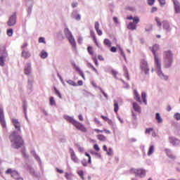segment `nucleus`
<instances>
[{
	"label": "nucleus",
	"instance_id": "obj_1",
	"mask_svg": "<svg viewBox=\"0 0 180 180\" xmlns=\"http://www.w3.org/2000/svg\"><path fill=\"white\" fill-rule=\"evenodd\" d=\"M12 123L16 131H13L10 136L11 147L13 148H20L23 146V139L20 136L22 134V129H20V122L16 118L12 119Z\"/></svg>",
	"mask_w": 180,
	"mask_h": 180
},
{
	"label": "nucleus",
	"instance_id": "obj_2",
	"mask_svg": "<svg viewBox=\"0 0 180 180\" xmlns=\"http://www.w3.org/2000/svg\"><path fill=\"white\" fill-rule=\"evenodd\" d=\"M160 50V45L155 44L152 47H150V51H152L154 57L155 67L157 75L162 79L163 81H168V75L164 74L162 72L161 66V58L158 56L157 52Z\"/></svg>",
	"mask_w": 180,
	"mask_h": 180
},
{
	"label": "nucleus",
	"instance_id": "obj_3",
	"mask_svg": "<svg viewBox=\"0 0 180 180\" xmlns=\"http://www.w3.org/2000/svg\"><path fill=\"white\" fill-rule=\"evenodd\" d=\"M32 63H27L25 64L24 68V73L25 75L28 77V88L31 89L33 85V76L31 75L32 74Z\"/></svg>",
	"mask_w": 180,
	"mask_h": 180
},
{
	"label": "nucleus",
	"instance_id": "obj_4",
	"mask_svg": "<svg viewBox=\"0 0 180 180\" xmlns=\"http://www.w3.org/2000/svg\"><path fill=\"white\" fill-rule=\"evenodd\" d=\"M64 34H65V37L68 38V40L69 41L73 49H75V47H77V42H75V39L74 38V36L72 35V33L71 32V31H70V29H68L67 27L65 28Z\"/></svg>",
	"mask_w": 180,
	"mask_h": 180
},
{
	"label": "nucleus",
	"instance_id": "obj_5",
	"mask_svg": "<svg viewBox=\"0 0 180 180\" xmlns=\"http://www.w3.org/2000/svg\"><path fill=\"white\" fill-rule=\"evenodd\" d=\"M6 57H8V52H6V48L5 46H0V65L1 67H4L5 65V60H6Z\"/></svg>",
	"mask_w": 180,
	"mask_h": 180
},
{
	"label": "nucleus",
	"instance_id": "obj_6",
	"mask_svg": "<svg viewBox=\"0 0 180 180\" xmlns=\"http://www.w3.org/2000/svg\"><path fill=\"white\" fill-rule=\"evenodd\" d=\"M131 172L135 174V176H139V178H144L146 174L144 169H132Z\"/></svg>",
	"mask_w": 180,
	"mask_h": 180
},
{
	"label": "nucleus",
	"instance_id": "obj_7",
	"mask_svg": "<svg viewBox=\"0 0 180 180\" xmlns=\"http://www.w3.org/2000/svg\"><path fill=\"white\" fill-rule=\"evenodd\" d=\"M141 70L146 75L150 72V68H148V63H147V60L143 59L141 61Z\"/></svg>",
	"mask_w": 180,
	"mask_h": 180
},
{
	"label": "nucleus",
	"instance_id": "obj_8",
	"mask_svg": "<svg viewBox=\"0 0 180 180\" xmlns=\"http://www.w3.org/2000/svg\"><path fill=\"white\" fill-rule=\"evenodd\" d=\"M70 154V158L73 162H75V164H79V159L78 157H77V155L75 154V152L74 151V149L70 148L69 149Z\"/></svg>",
	"mask_w": 180,
	"mask_h": 180
},
{
	"label": "nucleus",
	"instance_id": "obj_9",
	"mask_svg": "<svg viewBox=\"0 0 180 180\" xmlns=\"http://www.w3.org/2000/svg\"><path fill=\"white\" fill-rule=\"evenodd\" d=\"M0 123L4 129H6V121L5 120V114L4 109L0 108Z\"/></svg>",
	"mask_w": 180,
	"mask_h": 180
},
{
	"label": "nucleus",
	"instance_id": "obj_10",
	"mask_svg": "<svg viewBox=\"0 0 180 180\" xmlns=\"http://www.w3.org/2000/svg\"><path fill=\"white\" fill-rule=\"evenodd\" d=\"M16 13H13L11 16H10L8 21L7 22L8 26L12 27L16 25Z\"/></svg>",
	"mask_w": 180,
	"mask_h": 180
},
{
	"label": "nucleus",
	"instance_id": "obj_11",
	"mask_svg": "<svg viewBox=\"0 0 180 180\" xmlns=\"http://www.w3.org/2000/svg\"><path fill=\"white\" fill-rule=\"evenodd\" d=\"M174 13L178 15L180 13V2L178 0H172Z\"/></svg>",
	"mask_w": 180,
	"mask_h": 180
},
{
	"label": "nucleus",
	"instance_id": "obj_12",
	"mask_svg": "<svg viewBox=\"0 0 180 180\" xmlns=\"http://www.w3.org/2000/svg\"><path fill=\"white\" fill-rule=\"evenodd\" d=\"M70 18L77 22H79L81 20V15L79 13L78 10H74L70 15Z\"/></svg>",
	"mask_w": 180,
	"mask_h": 180
},
{
	"label": "nucleus",
	"instance_id": "obj_13",
	"mask_svg": "<svg viewBox=\"0 0 180 180\" xmlns=\"http://www.w3.org/2000/svg\"><path fill=\"white\" fill-rule=\"evenodd\" d=\"M33 4H34L33 0H25V5L27 8V11L28 15L32 14V9L33 8Z\"/></svg>",
	"mask_w": 180,
	"mask_h": 180
},
{
	"label": "nucleus",
	"instance_id": "obj_14",
	"mask_svg": "<svg viewBox=\"0 0 180 180\" xmlns=\"http://www.w3.org/2000/svg\"><path fill=\"white\" fill-rule=\"evenodd\" d=\"M169 142L170 143V144H172V146H174L175 147H178V146H180V140L175 138L174 136H169Z\"/></svg>",
	"mask_w": 180,
	"mask_h": 180
},
{
	"label": "nucleus",
	"instance_id": "obj_15",
	"mask_svg": "<svg viewBox=\"0 0 180 180\" xmlns=\"http://www.w3.org/2000/svg\"><path fill=\"white\" fill-rule=\"evenodd\" d=\"M174 54L171 51H165L163 52V60L173 59Z\"/></svg>",
	"mask_w": 180,
	"mask_h": 180
},
{
	"label": "nucleus",
	"instance_id": "obj_16",
	"mask_svg": "<svg viewBox=\"0 0 180 180\" xmlns=\"http://www.w3.org/2000/svg\"><path fill=\"white\" fill-rule=\"evenodd\" d=\"M174 63L173 59H163V65L165 68H171L172 63Z\"/></svg>",
	"mask_w": 180,
	"mask_h": 180
},
{
	"label": "nucleus",
	"instance_id": "obj_17",
	"mask_svg": "<svg viewBox=\"0 0 180 180\" xmlns=\"http://www.w3.org/2000/svg\"><path fill=\"white\" fill-rule=\"evenodd\" d=\"M73 126L76 127L78 130H80L81 131H86V128L84 126V124H81L79 122L76 121L75 124H73Z\"/></svg>",
	"mask_w": 180,
	"mask_h": 180
},
{
	"label": "nucleus",
	"instance_id": "obj_18",
	"mask_svg": "<svg viewBox=\"0 0 180 180\" xmlns=\"http://www.w3.org/2000/svg\"><path fill=\"white\" fill-rule=\"evenodd\" d=\"M163 25V29L165 30L167 33H169L171 30H172V28H171V25H169V22L167 20H164L162 22Z\"/></svg>",
	"mask_w": 180,
	"mask_h": 180
},
{
	"label": "nucleus",
	"instance_id": "obj_19",
	"mask_svg": "<svg viewBox=\"0 0 180 180\" xmlns=\"http://www.w3.org/2000/svg\"><path fill=\"white\" fill-rule=\"evenodd\" d=\"M132 106L135 112H137V113H141V107L136 102L133 103Z\"/></svg>",
	"mask_w": 180,
	"mask_h": 180
},
{
	"label": "nucleus",
	"instance_id": "obj_20",
	"mask_svg": "<svg viewBox=\"0 0 180 180\" xmlns=\"http://www.w3.org/2000/svg\"><path fill=\"white\" fill-rule=\"evenodd\" d=\"M64 119H65V120H67V122H69V123H71L73 125L75 124V122L77 121L74 119V117H70L68 115H64Z\"/></svg>",
	"mask_w": 180,
	"mask_h": 180
},
{
	"label": "nucleus",
	"instance_id": "obj_21",
	"mask_svg": "<svg viewBox=\"0 0 180 180\" xmlns=\"http://www.w3.org/2000/svg\"><path fill=\"white\" fill-rule=\"evenodd\" d=\"M128 20H133L134 23L137 25V23H140V18L137 16L133 17V16H129L127 17V18Z\"/></svg>",
	"mask_w": 180,
	"mask_h": 180
},
{
	"label": "nucleus",
	"instance_id": "obj_22",
	"mask_svg": "<svg viewBox=\"0 0 180 180\" xmlns=\"http://www.w3.org/2000/svg\"><path fill=\"white\" fill-rule=\"evenodd\" d=\"M165 153L167 157H169L171 160H175L176 157L174 155V154H172V151H171L170 149H165Z\"/></svg>",
	"mask_w": 180,
	"mask_h": 180
},
{
	"label": "nucleus",
	"instance_id": "obj_23",
	"mask_svg": "<svg viewBox=\"0 0 180 180\" xmlns=\"http://www.w3.org/2000/svg\"><path fill=\"white\" fill-rule=\"evenodd\" d=\"M31 56L32 55L30 54V52L29 51L22 49V57H23L24 58H30Z\"/></svg>",
	"mask_w": 180,
	"mask_h": 180
},
{
	"label": "nucleus",
	"instance_id": "obj_24",
	"mask_svg": "<svg viewBox=\"0 0 180 180\" xmlns=\"http://www.w3.org/2000/svg\"><path fill=\"white\" fill-rule=\"evenodd\" d=\"M127 29L129 30H136L137 29V26L136 25V22H130L129 25H127Z\"/></svg>",
	"mask_w": 180,
	"mask_h": 180
},
{
	"label": "nucleus",
	"instance_id": "obj_25",
	"mask_svg": "<svg viewBox=\"0 0 180 180\" xmlns=\"http://www.w3.org/2000/svg\"><path fill=\"white\" fill-rule=\"evenodd\" d=\"M24 168H25V169H28L32 175H34V169H33V167H32L30 165L25 164L24 165Z\"/></svg>",
	"mask_w": 180,
	"mask_h": 180
},
{
	"label": "nucleus",
	"instance_id": "obj_26",
	"mask_svg": "<svg viewBox=\"0 0 180 180\" xmlns=\"http://www.w3.org/2000/svg\"><path fill=\"white\" fill-rule=\"evenodd\" d=\"M155 150V147L154 146V145H151L149 147L148 151V155H153V154H154V151Z\"/></svg>",
	"mask_w": 180,
	"mask_h": 180
},
{
	"label": "nucleus",
	"instance_id": "obj_27",
	"mask_svg": "<svg viewBox=\"0 0 180 180\" xmlns=\"http://www.w3.org/2000/svg\"><path fill=\"white\" fill-rule=\"evenodd\" d=\"M134 96L136 101L141 104V98H140V95L136 90L134 91Z\"/></svg>",
	"mask_w": 180,
	"mask_h": 180
},
{
	"label": "nucleus",
	"instance_id": "obj_28",
	"mask_svg": "<svg viewBox=\"0 0 180 180\" xmlns=\"http://www.w3.org/2000/svg\"><path fill=\"white\" fill-rule=\"evenodd\" d=\"M155 119H156L158 123H159V124L162 123V117H161L160 112H157L155 114Z\"/></svg>",
	"mask_w": 180,
	"mask_h": 180
},
{
	"label": "nucleus",
	"instance_id": "obj_29",
	"mask_svg": "<svg viewBox=\"0 0 180 180\" xmlns=\"http://www.w3.org/2000/svg\"><path fill=\"white\" fill-rule=\"evenodd\" d=\"M141 98L143 103H145V105H147V94H146V92H142Z\"/></svg>",
	"mask_w": 180,
	"mask_h": 180
},
{
	"label": "nucleus",
	"instance_id": "obj_30",
	"mask_svg": "<svg viewBox=\"0 0 180 180\" xmlns=\"http://www.w3.org/2000/svg\"><path fill=\"white\" fill-rule=\"evenodd\" d=\"M31 154L32 155H33V157L35 158V160H37V161H38L39 162H40V157H39V155H37V154L36 153V152L34 150L31 151Z\"/></svg>",
	"mask_w": 180,
	"mask_h": 180
},
{
	"label": "nucleus",
	"instance_id": "obj_31",
	"mask_svg": "<svg viewBox=\"0 0 180 180\" xmlns=\"http://www.w3.org/2000/svg\"><path fill=\"white\" fill-rule=\"evenodd\" d=\"M97 139L98 140H99L100 141H106V136H105L103 134H98L97 135Z\"/></svg>",
	"mask_w": 180,
	"mask_h": 180
},
{
	"label": "nucleus",
	"instance_id": "obj_32",
	"mask_svg": "<svg viewBox=\"0 0 180 180\" xmlns=\"http://www.w3.org/2000/svg\"><path fill=\"white\" fill-rule=\"evenodd\" d=\"M103 43L104 45L107 47H110L112 46V41H110V40H109L108 39H104Z\"/></svg>",
	"mask_w": 180,
	"mask_h": 180
},
{
	"label": "nucleus",
	"instance_id": "obj_33",
	"mask_svg": "<svg viewBox=\"0 0 180 180\" xmlns=\"http://www.w3.org/2000/svg\"><path fill=\"white\" fill-rule=\"evenodd\" d=\"M119 110V103L117 101H114V112H117Z\"/></svg>",
	"mask_w": 180,
	"mask_h": 180
},
{
	"label": "nucleus",
	"instance_id": "obj_34",
	"mask_svg": "<svg viewBox=\"0 0 180 180\" xmlns=\"http://www.w3.org/2000/svg\"><path fill=\"white\" fill-rule=\"evenodd\" d=\"M53 89L55 91L56 95H57V96H58L60 99H63V96H61V93L60 92V91H58V89H57V88L56 87H53Z\"/></svg>",
	"mask_w": 180,
	"mask_h": 180
},
{
	"label": "nucleus",
	"instance_id": "obj_35",
	"mask_svg": "<svg viewBox=\"0 0 180 180\" xmlns=\"http://www.w3.org/2000/svg\"><path fill=\"white\" fill-rule=\"evenodd\" d=\"M155 20L158 27H161V26H162V23L161 22V20L160 19V18L155 17Z\"/></svg>",
	"mask_w": 180,
	"mask_h": 180
},
{
	"label": "nucleus",
	"instance_id": "obj_36",
	"mask_svg": "<svg viewBox=\"0 0 180 180\" xmlns=\"http://www.w3.org/2000/svg\"><path fill=\"white\" fill-rule=\"evenodd\" d=\"M79 176H80L81 179L85 180V177L84 176V171L83 170H79L77 172Z\"/></svg>",
	"mask_w": 180,
	"mask_h": 180
},
{
	"label": "nucleus",
	"instance_id": "obj_37",
	"mask_svg": "<svg viewBox=\"0 0 180 180\" xmlns=\"http://www.w3.org/2000/svg\"><path fill=\"white\" fill-rule=\"evenodd\" d=\"M41 58H47V57H49V53H47V52L42 51L41 52Z\"/></svg>",
	"mask_w": 180,
	"mask_h": 180
},
{
	"label": "nucleus",
	"instance_id": "obj_38",
	"mask_svg": "<svg viewBox=\"0 0 180 180\" xmlns=\"http://www.w3.org/2000/svg\"><path fill=\"white\" fill-rule=\"evenodd\" d=\"M67 82L69 84V85H71L72 86H77L78 85L77 84V83H75V82L69 79L67 81Z\"/></svg>",
	"mask_w": 180,
	"mask_h": 180
},
{
	"label": "nucleus",
	"instance_id": "obj_39",
	"mask_svg": "<svg viewBox=\"0 0 180 180\" xmlns=\"http://www.w3.org/2000/svg\"><path fill=\"white\" fill-rule=\"evenodd\" d=\"M22 109L24 110V114L26 115V113H27V103H23Z\"/></svg>",
	"mask_w": 180,
	"mask_h": 180
},
{
	"label": "nucleus",
	"instance_id": "obj_40",
	"mask_svg": "<svg viewBox=\"0 0 180 180\" xmlns=\"http://www.w3.org/2000/svg\"><path fill=\"white\" fill-rule=\"evenodd\" d=\"M19 176V173H18L16 171L13 170L11 173V176L14 178V179H16Z\"/></svg>",
	"mask_w": 180,
	"mask_h": 180
},
{
	"label": "nucleus",
	"instance_id": "obj_41",
	"mask_svg": "<svg viewBox=\"0 0 180 180\" xmlns=\"http://www.w3.org/2000/svg\"><path fill=\"white\" fill-rule=\"evenodd\" d=\"M90 153L92 155H95L96 158H101V153H98L95 151H91Z\"/></svg>",
	"mask_w": 180,
	"mask_h": 180
},
{
	"label": "nucleus",
	"instance_id": "obj_42",
	"mask_svg": "<svg viewBox=\"0 0 180 180\" xmlns=\"http://www.w3.org/2000/svg\"><path fill=\"white\" fill-rule=\"evenodd\" d=\"M7 35L9 37H12V36L13 35V30H12V29L7 30Z\"/></svg>",
	"mask_w": 180,
	"mask_h": 180
},
{
	"label": "nucleus",
	"instance_id": "obj_43",
	"mask_svg": "<svg viewBox=\"0 0 180 180\" xmlns=\"http://www.w3.org/2000/svg\"><path fill=\"white\" fill-rule=\"evenodd\" d=\"M88 68H92V70H94V71L96 72V74H98V70H96V68H95V67H94V65H92L91 63H88Z\"/></svg>",
	"mask_w": 180,
	"mask_h": 180
},
{
	"label": "nucleus",
	"instance_id": "obj_44",
	"mask_svg": "<svg viewBox=\"0 0 180 180\" xmlns=\"http://www.w3.org/2000/svg\"><path fill=\"white\" fill-rule=\"evenodd\" d=\"M98 89L101 91V92L103 94V95L105 96V99H108L109 98V96H108V94L106 93H105V91H103V89H102V88L98 87Z\"/></svg>",
	"mask_w": 180,
	"mask_h": 180
},
{
	"label": "nucleus",
	"instance_id": "obj_45",
	"mask_svg": "<svg viewBox=\"0 0 180 180\" xmlns=\"http://www.w3.org/2000/svg\"><path fill=\"white\" fill-rule=\"evenodd\" d=\"M87 51L90 54V56H94V51L92 50L91 46H88Z\"/></svg>",
	"mask_w": 180,
	"mask_h": 180
},
{
	"label": "nucleus",
	"instance_id": "obj_46",
	"mask_svg": "<svg viewBox=\"0 0 180 180\" xmlns=\"http://www.w3.org/2000/svg\"><path fill=\"white\" fill-rule=\"evenodd\" d=\"M50 105L51 106L56 105V101H54V97H51L50 98Z\"/></svg>",
	"mask_w": 180,
	"mask_h": 180
},
{
	"label": "nucleus",
	"instance_id": "obj_47",
	"mask_svg": "<svg viewBox=\"0 0 180 180\" xmlns=\"http://www.w3.org/2000/svg\"><path fill=\"white\" fill-rule=\"evenodd\" d=\"M120 51L121 56H122V57L124 58V59L125 61H126V60H127V58H126V54H124V52H123V49H122V48H120Z\"/></svg>",
	"mask_w": 180,
	"mask_h": 180
},
{
	"label": "nucleus",
	"instance_id": "obj_48",
	"mask_svg": "<svg viewBox=\"0 0 180 180\" xmlns=\"http://www.w3.org/2000/svg\"><path fill=\"white\" fill-rule=\"evenodd\" d=\"M66 179L68 180H72V176H71V174H68V173H65V175Z\"/></svg>",
	"mask_w": 180,
	"mask_h": 180
},
{
	"label": "nucleus",
	"instance_id": "obj_49",
	"mask_svg": "<svg viewBox=\"0 0 180 180\" xmlns=\"http://www.w3.org/2000/svg\"><path fill=\"white\" fill-rule=\"evenodd\" d=\"M82 165H83V167H87L88 166V163L86 162V159H83L81 161Z\"/></svg>",
	"mask_w": 180,
	"mask_h": 180
},
{
	"label": "nucleus",
	"instance_id": "obj_50",
	"mask_svg": "<svg viewBox=\"0 0 180 180\" xmlns=\"http://www.w3.org/2000/svg\"><path fill=\"white\" fill-rule=\"evenodd\" d=\"M174 119H176V120H180V113L179 112H176L174 114Z\"/></svg>",
	"mask_w": 180,
	"mask_h": 180
},
{
	"label": "nucleus",
	"instance_id": "obj_51",
	"mask_svg": "<svg viewBox=\"0 0 180 180\" xmlns=\"http://www.w3.org/2000/svg\"><path fill=\"white\" fill-rule=\"evenodd\" d=\"M108 155H112L113 149L112 148H109L108 151L107 150Z\"/></svg>",
	"mask_w": 180,
	"mask_h": 180
},
{
	"label": "nucleus",
	"instance_id": "obj_52",
	"mask_svg": "<svg viewBox=\"0 0 180 180\" xmlns=\"http://www.w3.org/2000/svg\"><path fill=\"white\" fill-rule=\"evenodd\" d=\"M39 42L44 43V44H46V39L44 37H39Z\"/></svg>",
	"mask_w": 180,
	"mask_h": 180
},
{
	"label": "nucleus",
	"instance_id": "obj_53",
	"mask_svg": "<svg viewBox=\"0 0 180 180\" xmlns=\"http://www.w3.org/2000/svg\"><path fill=\"white\" fill-rule=\"evenodd\" d=\"M154 130V129L153 128H147L145 133L146 134H150L151 131H153Z\"/></svg>",
	"mask_w": 180,
	"mask_h": 180
},
{
	"label": "nucleus",
	"instance_id": "obj_54",
	"mask_svg": "<svg viewBox=\"0 0 180 180\" xmlns=\"http://www.w3.org/2000/svg\"><path fill=\"white\" fill-rule=\"evenodd\" d=\"M147 2L150 6H153V4L155 2V0H147Z\"/></svg>",
	"mask_w": 180,
	"mask_h": 180
},
{
	"label": "nucleus",
	"instance_id": "obj_55",
	"mask_svg": "<svg viewBox=\"0 0 180 180\" xmlns=\"http://www.w3.org/2000/svg\"><path fill=\"white\" fill-rule=\"evenodd\" d=\"M153 30V26L152 25H149L148 27H146L145 28V31L146 32H151Z\"/></svg>",
	"mask_w": 180,
	"mask_h": 180
},
{
	"label": "nucleus",
	"instance_id": "obj_56",
	"mask_svg": "<svg viewBox=\"0 0 180 180\" xmlns=\"http://www.w3.org/2000/svg\"><path fill=\"white\" fill-rule=\"evenodd\" d=\"M112 20L114 21L115 25H119V19L117 18V17H113Z\"/></svg>",
	"mask_w": 180,
	"mask_h": 180
},
{
	"label": "nucleus",
	"instance_id": "obj_57",
	"mask_svg": "<svg viewBox=\"0 0 180 180\" xmlns=\"http://www.w3.org/2000/svg\"><path fill=\"white\" fill-rule=\"evenodd\" d=\"M94 150H96V151H101V148H99V146L98 144H95L94 146Z\"/></svg>",
	"mask_w": 180,
	"mask_h": 180
},
{
	"label": "nucleus",
	"instance_id": "obj_58",
	"mask_svg": "<svg viewBox=\"0 0 180 180\" xmlns=\"http://www.w3.org/2000/svg\"><path fill=\"white\" fill-rule=\"evenodd\" d=\"M94 28H95L96 31L99 30V22H95Z\"/></svg>",
	"mask_w": 180,
	"mask_h": 180
},
{
	"label": "nucleus",
	"instance_id": "obj_59",
	"mask_svg": "<svg viewBox=\"0 0 180 180\" xmlns=\"http://www.w3.org/2000/svg\"><path fill=\"white\" fill-rule=\"evenodd\" d=\"M112 75H113V77H114L115 78H117V72L116 70H112Z\"/></svg>",
	"mask_w": 180,
	"mask_h": 180
},
{
	"label": "nucleus",
	"instance_id": "obj_60",
	"mask_svg": "<svg viewBox=\"0 0 180 180\" xmlns=\"http://www.w3.org/2000/svg\"><path fill=\"white\" fill-rule=\"evenodd\" d=\"M74 67H75L76 71H78V72H79V74H80L81 72H82V70L79 69V67L77 66L75 64L74 65Z\"/></svg>",
	"mask_w": 180,
	"mask_h": 180
},
{
	"label": "nucleus",
	"instance_id": "obj_61",
	"mask_svg": "<svg viewBox=\"0 0 180 180\" xmlns=\"http://www.w3.org/2000/svg\"><path fill=\"white\" fill-rule=\"evenodd\" d=\"M158 2L161 6H164V5H165V0H158Z\"/></svg>",
	"mask_w": 180,
	"mask_h": 180
},
{
	"label": "nucleus",
	"instance_id": "obj_62",
	"mask_svg": "<svg viewBox=\"0 0 180 180\" xmlns=\"http://www.w3.org/2000/svg\"><path fill=\"white\" fill-rule=\"evenodd\" d=\"M158 11V8L157 7H153L150 12L151 13H154L155 12H157Z\"/></svg>",
	"mask_w": 180,
	"mask_h": 180
},
{
	"label": "nucleus",
	"instance_id": "obj_63",
	"mask_svg": "<svg viewBox=\"0 0 180 180\" xmlns=\"http://www.w3.org/2000/svg\"><path fill=\"white\" fill-rule=\"evenodd\" d=\"M117 50V49H116V47H115V46H112L110 48V51L112 53H116Z\"/></svg>",
	"mask_w": 180,
	"mask_h": 180
},
{
	"label": "nucleus",
	"instance_id": "obj_64",
	"mask_svg": "<svg viewBox=\"0 0 180 180\" xmlns=\"http://www.w3.org/2000/svg\"><path fill=\"white\" fill-rule=\"evenodd\" d=\"M77 6H78V2H74L72 4V8H77Z\"/></svg>",
	"mask_w": 180,
	"mask_h": 180
}]
</instances>
